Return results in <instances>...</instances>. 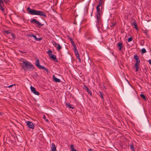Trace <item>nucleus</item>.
<instances>
[{
  "label": "nucleus",
  "instance_id": "obj_1",
  "mask_svg": "<svg viewBox=\"0 0 151 151\" xmlns=\"http://www.w3.org/2000/svg\"><path fill=\"white\" fill-rule=\"evenodd\" d=\"M27 9L28 13L30 14L38 15L44 17H47L46 13L43 11L33 9H31L29 7H27Z\"/></svg>",
  "mask_w": 151,
  "mask_h": 151
},
{
  "label": "nucleus",
  "instance_id": "obj_2",
  "mask_svg": "<svg viewBox=\"0 0 151 151\" xmlns=\"http://www.w3.org/2000/svg\"><path fill=\"white\" fill-rule=\"evenodd\" d=\"M22 68L24 70H29L34 68L33 65L30 62L26 60L22 61Z\"/></svg>",
  "mask_w": 151,
  "mask_h": 151
},
{
  "label": "nucleus",
  "instance_id": "obj_3",
  "mask_svg": "<svg viewBox=\"0 0 151 151\" xmlns=\"http://www.w3.org/2000/svg\"><path fill=\"white\" fill-rule=\"evenodd\" d=\"M97 20L96 21V25L97 26H99L101 24L102 21L101 15H96Z\"/></svg>",
  "mask_w": 151,
  "mask_h": 151
},
{
  "label": "nucleus",
  "instance_id": "obj_4",
  "mask_svg": "<svg viewBox=\"0 0 151 151\" xmlns=\"http://www.w3.org/2000/svg\"><path fill=\"white\" fill-rule=\"evenodd\" d=\"M8 1L6 0H0V9L3 12H4V9L3 7L4 4V2L5 3H7Z\"/></svg>",
  "mask_w": 151,
  "mask_h": 151
},
{
  "label": "nucleus",
  "instance_id": "obj_5",
  "mask_svg": "<svg viewBox=\"0 0 151 151\" xmlns=\"http://www.w3.org/2000/svg\"><path fill=\"white\" fill-rule=\"evenodd\" d=\"M31 23H34L37 25V26L41 27L43 26V24H41L40 22L35 19H33L30 21Z\"/></svg>",
  "mask_w": 151,
  "mask_h": 151
},
{
  "label": "nucleus",
  "instance_id": "obj_6",
  "mask_svg": "<svg viewBox=\"0 0 151 151\" xmlns=\"http://www.w3.org/2000/svg\"><path fill=\"white\" fill-rule=\"evenodd\" d=\"M36 65L37 68L45 70L46 72H48L47 69L43 66H42L40 64V63L38 60H37L36 62Z\"/></svg>",
  "mask_w": 151,
  "mask_h": 151
},
{
  "label": "nucleus",
  "instance_id": "obj_7",
  "mask_svg": "<svg viewBox=\"0 0 151 151\" xmlns=\"http://www.w3.org/2000/svg\"><path fill=\"white\" fill-rule=\"evenodd\" d=\"M52 42V45L56 48L58 51L62 49L61 46L59 44L57 43L55 41H53Z\"/></svg>",
  "mask_w": 151,
  "mask_h": 151
},
{
  "label": "nucleus",
  "instance_id": "obj_8",
  "mask_svg": "<svg viewBox=\"0 0 151 151\" xmlns=\"http://www.w3.org/2000/svg\"><path fill=\"white\" fill-rule=\"evenodd\" d=\"M26 124L28 127L30 129H33L35 127V124L32 122L27 121L26 122Z\"/></svg>",
  "mask_w": 151,
  "mask_h": 151
},
{
  "label": "nucleus",
  "instance_id": "obj_9",
  "mask_svg": "<svg viewBox=\"0 0 151 151\" xmlns=\"http://www.w3.org/2000/svg\"><path fill=\"white\" fill-rule=\"evenodd\" d=\"M73 49L75 53L76 56L79 60H80L79 55V54L78 50L76 49V48H74Z\"/></svg>",
  "mask_w": 151,
  "mask_h": 151
},
{
  "label": "nucleus",
  "instance_id": "obj_10",
  "mask_svg": "<svg viewBox=\"0 0 151 151\" xmlns=\"http://www.w3.org/2000/svg\"><path fill=\"white\" fill-rule=\"evenodd\" d=\"M29 36L30 37H33L35 40L37 41H39L42 40V39L41 38H37L36 37L35 35H33V34H31L29 35Z\"/></svg>",
  "mask_w": 151,
  "mask_h": 151
},
{
  "label": "nucleus",
  "instance_id": "obj_11",
  "mask_svg": "<svg viewBox=\"0 0 151 151\" xmlns=\"http://www.w3.org/2000/svg\"><path fill=\"white\" fill-rule=\"evenodd\" d=\"M51 149L52 151H56V147L55 144L54 143L52 144V147Z\"/></svg>",
  "mask_w": 151,
  "mask_h": 151
},
{
  "label": "nucleus",
  "instance_id": "obj_12",
  "mask_svg": "<svg viewBox=\"0 0 151 151\" xmlns=\"http://www.w3.org/2000/svg\"><path fill=\"white\" fill-rule=\"evenodd\" d=\"M53 79L56 82L59 83L60 82V80L57 78H56L54 75L53 76Z\"/></svg>",
  "mask_w": 151,
  "mask_h": 151
},
{
  "label": "nucleus",
  "instance_id": "obj_13",
  "mask_svg": "<svg viewBox=\"0 0 151 151\" xmlns=\"http://www.w3.org/2000/svg\"><path fill=\"white\" fill-rule=\"evenodd\" d=\"M51 58L54 60L55 61L58 62V59H57L56 56L55 55H51L50 56Z\"/></svg>",
  "mask_w": 151,
  "mask_h": 151
},
{
  "label": "nucleus",
  "instance_id": "obj_14",
  "mask_svg": "<svg viewBox=\"0 0 151 151\" xmlns=\"http://www.w3.org/2000/svg\"><path fill=\"white\" fill-rule=\"evenodd\" d=\"M117 47L119 48V50H121L123 44L119 42L117 44Z\"/></svg>",
  "mask_w": 151,
  "mask_h": 151
},
{
  "label": "nucleus",
  "instance_id": "obj_15",
  "mask_svg": "<svg viewBox=\"0 0 151 151\" xmlns=\"http://www.w3.org/2000/svg\"><path fill=\"white\" fill-rule=\"evenodd\" d=\"M132 25L134 26V28L136 29L137 30L138 29L137 28V25L135 20L132 23Z\"/></svg>",
  "mask_w": 151,
  "mask_h": 151
},
{
  "label": "nucleus",
  "instance_id": "obj_16",
  "mask_svg": "<svg viewBox=\"0 0 151 151\" xmlns=\"http://www.w3.org/2000/svg\"><path fill=\"white\" fill-rule=\"evenodd\" d=\"M9 38L10 39H14L16 36L15 35H14L13 33H10L9 35Z\"/></svg>",
  "mask_w": 151,
  "mask_h": 151
},
{
  "label": "nucleus",
  "instance_id": "obj_17",
  "mask_svg": "<svg viewBox=\"0 0 151 151\" xmlns=\"http://www.w3.org/2000/svg\"><path fill=\"white\" fill-rule=\"evenodd\" d=\"M96 9L97 11V13L96 15L99 14V15H101V12L99 8H96Z\"/></svg>",
  "mask_w": 151,
  "mask_h": 151
},
{
  "label": "nucleus",
  "instance_id": "obj_18",
  "mask_svg": "<svg viewBox=\"0 0 151 151\" xmlns=\"http://www.w3.org/2000/svg\"><path fill=\"white\" fill-rule=\"evenodd\" d=\"M66 106H67L68 107H69L70 108H71L73 109H74V107L73 106H71V105L69 103H66Z\"/></svg>",
  "mask_w": 151,
  "mask_h": 151
},
{
  "label": "nucleus",
  "instance_id": "obj_19",
  "mask_svg": "<svg viewBox=\"0 0 151 151\" xmlns=\"http://www.w3.org/2000/svg\"><path fill=\"white\" fill-rule=\"evenodd\" d=\"M34 94L37 95H39V92L38 91H37L35 89L32 92Z\"/></svg>",
  "mask_w": 151,
  "mask_h": 151
},
{
  "label": "nucleus",
  "instance_id": "obj_20",
  "mask_svg": "<svg viewBox=\"0 0 151 151\" xmlns=\"http://www.w3.org/2000/svg\"><path fill=\"white\" fill-rule=\"evenodd\" d=\"M34 94L37 95H39V92L38 91H37L35 89L32 92Z\"/></svg>",
  "mask_w": 151,
  "mask_h": 151
},
{
  "label": "nucleus",
  "instance_id": "obj_21",
  "mask_svg": "<svg viewBox=\"0 0 151 151\" xmlns=\"http://www.w3.org/2000/svg\"><path fill=\"white\" fill-rule=\"evenodd\" d=\"M34 94L37 95H39V92L38 91H37L35 89L32 92Z\"/></svg>",
  "mask_w": 151,
  "mask_h": 151
},
{
  "label": "nucleus",
  "instance_id": "obj_22",
  "mask_svg": "<svg viewBox=\"0 0 151 151\" xmlns=\"http://www.w3.org/2000/svg\"><path fill=\"white\" fill-rule=\"evenodd\" d=\"M70 148L72 151H78L74 148V146L73 145H71Z\"/></svg>",
  "mask_w": 151,
  "mask_h": 151
},
{
  "label": "nucleus",
  "instance_id": "obj_23",
  "mask_svg": "<svg viewBox=\"0 0 151 151\" xmlns=\"http://www.w3.org/2000/svg\"><path fill=\"white\" fill-rule=\"evenodd\" d=\"M139 65H135L134 66L136 68V71L137 72L139 71Z\"/></svg>",
  "mask_w": 151,
  "mask_h": 151
},
{
  "label": "nucleus",
  "instance_id": "obj_24",
  "mask_svg": "<svg viewBox=\"0 0 151 151\" xmlns=\"http://www.w3.org/2000/svg\"><path fill=\"white\" fill-rule=\"evenodd\" d=\"M116 24L115 22H112L111 23V25H110V27L111 29H112L114 27L115 25Z\"/></svg>",
  "mask_w": 151,
  "mask_h": 151
},
{
  "label": "nucleus",
  "instance_id": "obj_25",
  "mask_svg": "<svg viewBox=\"0 0 151 151\" xmlns=\"http://www.w3.org/2000/svg\"><path fill=\"white\" fill-rule=\"evenodd\" d=\"M140 96L143 99H144L145 100L146 99L145 96L143 94H141L140 95Z\"/></svg>",
  "mask_w": 151,
  "mask_h": 151
},
{
  "label": "nucleus",
  "instance_id": "obj_26",
  "mask_svg": "<svg viewBox=\"0 0 151 151\" xmlns=\"http://www.w3.org/2000/svg\"><path fill=\"white\" fill-rule=\"evenodd\" d=\"M130 147L131 149L133 151H135L134 150V147L132 144H130Z\"/></svg>",
  "mask_w": 151,
  "mask_h": 151
},
{
  "label": "nucleus",
  "instance_id": "obj_27",
  "mask_svg": "<svg viewBox=\"0 0 151 151\" xmlns=\"http://www.w3.org/2000/svg\"><path fill=\"white\" fill-rule=\"evenodd\" d=\"M146 50L145 48H143L142 49V50H141L142 53L144 54V53H146Z\"/></svg>",
  "mask_w": 151,
  "mask_h": 151
},
{
  "label": "nucleus",
  "instance_id": "obj_28",
  "mask_svg": "<svg viewBox=\"0 0 151 151\" xmlns=\"http://www.w3.org/2000/svg\"><path fill=\"white\" fill-rule=\"evenodd\" d=\"M52 51L50 50L47 52V53L49 56H50V55L51 56V55H52L51 54V53H52Z\"/></svg>",
  "mask_w": 151,
  "mask_h": 151
},
{
  "label": "nucleus",
  "instance_id": "obj_29",
  "mask_svg": "<svg viewBox=\"0 0 151 151\" xmlns=\"http://www.w3.org/2000/svg\"><path fill=\"white\" fill-rule=\"evenodd\" d=\"M134 58L136 60H138V59H139V57L136 55H134Z\"/></svg>",
  "mask_w": 151,
  "mask_h": 151
},
{
  "label": "nucleus",
  "instance_id": "obj_30",
  "mask_svg": "<svg viewBox=\"0 0 151 151\" xmlns=\"http://www.w3.org/2000/svg\"><path fill=\"white\" fill-rule=\"evenodd\" d=\"M136 62L135 65H139V64L140 63V60L139 59H138V60H136Z\"/></svg>",
  "mask_w": 151,
  "mask_h": 151
},
{
  "label": "nucleus",
  "instance_id": "obj_31",
  "mask_svg": "<svg viewBox=\"0 0 151 151\" xmlns=\"http://www.w3.org/2000/svg\"><path fill=\"white\" fill-rule=\"evenodd\" d=\"M71 43V44H72V45H73V49L75 48H76V46L75 44V43H74V41L72 42Z\"/></svg>",
  "mask_w": 151,
  "mask_h": 151
},
{
  "label": "nucleus",
  "instance_id": "obj_32",
  "mask_svg": "<svg viewBox=\"0 0 151 151\" xmlns=\"http://www.w3.org/2000/svg\"><path fill=\"white\" fill-rule=\"evenodd\" d=\"M86 91L88 93L90 94V95L91 96L92 94L91 92V90L89 89V88H88L86 90Z\"/></svg>",
  "mask_w": 151,
  "mask_h": 151
},
{
  "label": "nucleus",
  "instance_id": "obj_33",
  "mask_svg": "<svg viewBox=\"0 0 151 151\" xmlns=\"http://www.w3.org/2000/svg\"><path fill=\"white\" fill-rule=\"evenodd\" d=\"M30 89L32 92L34 91L35 89V88L34 87H32V86H31Z\"/></svg>",
  "mask_w": 151,
  "mask_h": 151
},
{
  "label": "nucleus",
  "instance_id": "obj_34",
  "mask_svg": "<svg viewBox=\"0 0 151 151\" xmlns=\"http://www.w3.org/2000/svg\"><path fill=\"white\" fill-rule=\"evenodd\" d=\"M132 37H130L127 40V41L128 42H130L132 41Z\"/></svg>",
  "mask_w": 151,
  "mask_h": 151
},
{
  "label": "nucleus",
  "instance_id": "obj_35",
  "mask_svg": "<svg viewBox=\"0 0 151 151\" xmlns=\"http://www.w3.org/2000/svg\"><path fill=\"white\" fill-rule=\"evenodd\" d=\"M4 33L6 34H9V35L11 33L9 32V31H5L4 32Z\"/></svg>",
  "mask_w": 151,
  "mask_h": 151
},
{
  "label": "nucleus",
  "instance_id": "obj_36",
  "mask_svg": "<svg viewBox=\"0 0 151 151\" xmlns=\"http://www.w3.org/2000/svg\"><path fill=\"white\" fill-rule=\"evenodd\" d=\"M100 93L101 97V98L102 99H104V97H103V94L101 92H100Z\"/></svg>",
  "mask_w": 151,
  "mask_h": 151
},
{
  "label": "nucleus",
  "instance_id": "obj_37",
  "mask_svg": "<svg viewBox=\"0 0 151 151\" xmlns=\"http://www.w3.org/2000/svg\"><path fill=\"white\" fill-rule=\"evenodd\" d=\"M102 0H100L99 4L100 5H101L102 4Z\"/></svg>",
  "mask_w": 151,
  "mask_h": 151
},
{
  "label": "nucleus",
  "instance_id": "obj_38",
  "mask_svg": "<svg viewBox=\"0 0 151 151\" xmlns=\"http://www.w3.org/2000/svg\"><path fill=\"white\" fill-rule=\"evenodd\" d=\"M69 39L70 40L71 42H72L73 41V40L72 39V38L71 37H69Z\"/></svg>",
  "mask_w": 151,
  "mask_h": 151
},
{
  "label": "nucleus",
  "instance_id": "obj_39",
  "mask_svg": "<svg viewBox=\"0 0 151 151\" xmlns=\"http://www.w3.org/2000/svg\"><path fill=\"white\" fill-rule=\"evenodd\" d=\"M84 89H86V90L88 88L86 86H85V85L84 86Z\"/></svg>",
  "mask_w": 151,
  "mask_h": 151
},
{
  "label": "nucleus",
  "instance_id": "obj_40",
  "mask_svg": "<svg viewBox=\"0 0 151 151\" xmlns=\"http://www.w3.org/2000/svg\"><path fill=\"white\" fill-rule=\"evenodd\" d=\"M14 85H15L14 84H12V85H11L8 86L7 87L9 88L11 87H12L13 86H14Z\"/></svg>",
  "mask_w": 151,
  "mask_h": 151
},
{
  "label": "nucleus",
  "instance_id": "obj_41",
  "mask_svg": "<svg viewBox=\"0 0 151 151\" xmlns=\"http://www.w3.org/2000/svg\"><path fill=\"white\" fill-rule=\"evenodd\" d=\"M101 5H100L99 4H98L97 5V6L96 7V8H99L100 7V6Z\"/></svg>",
  "mask_w": 151,
  "mask_h": 151
},
{
  "label": "nucleus",
  "instance_id": "obj_42",
  "mask_svg": "<svg viewBox=\"0 0 151 151\" xmlns=\"http://www.w3.org/2000/svg\"><path fill=\"white\" fill-rule=\"evenodd\" d=\"M148 62H149V63H150V64L151 65V60H148Z\"/></svg>",
  "mask_w": 151,
  "mask_h": 151
},
{
  "label": "nucleus",
  "instance_id": "obj_43",
  "mask_svg": "<svg viewBox=\"0 0 151 151\" xmlns=\"http://www.w3.org/2000/svg\"><path fill=\"white\" fill-rule=\"evenodd\" d=\"M3 113L2 112H0V115H3Z\"/></svg>",
  "mask_w": 151,
  "mask_h": 151
},
{
  "label": "nucleus",
  "instance_id": "obj_44",
  "mask_svg": "<svg viewBox=\"0 0 151 151\" xmlns=\"http://www.w3.org/2000/svg\"><path fill=\"white\" fill-rule=\"evenodd\" d=\"M88 151H93L91 149H89Z\"/></svg>",
  "mask_w": 151,
  "mask_h": 151
},
{
  "label": "nucleus",
  "instance_id": "obj_45",
  "mask_svg": "<svg viewBox=\"0 0 151 151\" xmlns=\"http://www.w3.org/2000/svg\"><path fill=\"white\" fill-rule=\"evenodd\" d=\"M43 118L44 119H45V116H43Z\"/></svg>",
  "mask_w": 151,
  "mask_h": 151
},
{
  "label": "nucleus",
  "instance_id": "obj_46",
  "mask_svg": "<svg viewBox=\"0 0 151 151\" xmlns=\"http://www.w3.org/2000/svg\"><path fill=\"white\" fill-rule=\"evenodd\" d=\"M46 121H48V120L47 119L46 120Z\"/></svg>",
  "mask_w": 151,
  "mask_h": 151
},
{
  "label": "nucleus",
  "instance_id": "obj_47",
  "mask_svg": "<svg viewBox=\"0 0 151 151\" xmlns=\"http://www.w3.org/2000/svg\"><path fill=\"white\" fill-rule=\"evenodd\" d=\"M92 13L91 14V15L92 16Z\"/></svg>",
  "mask_w": 151,
  "mask_h": 151
}]
</instances>
